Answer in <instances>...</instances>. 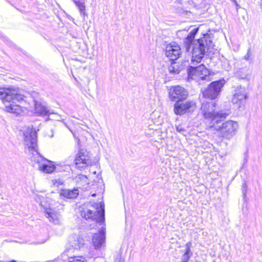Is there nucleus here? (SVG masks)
I'll list each match as a JSON object with an SVG mask.
<instances>
[{
	"label": "nucleus",
	"mask_w": 262,
	"mask_h": 262,
	"mask_svg": "<svg viewBox=\"0 0 262 262\" xmlns=\"http://www.w3.org/2000/svg\"><path fill=\"white\" fill-rule=\"evenodd\" d=\"M24 144L35 153L31 157L32 162L37 165V168L45 173H50L55 170L53 162L43 157L37 152V132L32 126L27 127L24 132Z\"/></svg>",
	"instance_id": "obj_1"
},
{
	"label": "nucleus",
	"mask_w": 262,
	"mask_h": 262,
	"mask_svg": "<svg viewBox=\"0 0 262 262\" xmlns=\"http://www.w3.org/2000/svg\"><path fill=\"white\" fill-rule=\"evenodd\" d=\"M199 30V27L193 28L184 40L187 52L190 51L192 46V64L200 62L212 43L210 37L207 33L204 34L202 37L194 40L195 36L198 33Z\"/></svg>",
	"instance_id": "obj_2"
},
{
	"label": "nucleus",
	"mask_w": 262,
	"mask_h": 262,
	"mask_svg": "<svg viewBox=\"0 0 262 262\" xmlns=\"http://www.w3.org/2000/svg\"><path fill=\"white\" fill-rule=\"evenodd\" d=\"M216 104L213 102L204 101L202 102L200 109V114L204 116L207 126L211 128L214 124L218 123L221 119H225L229 112H224L223 111H215Z\"/></svg>",
	"instance_id": "obj_3"
},
{
	"label": "nucleus",
	"mask_w": 262,
	"mask_h": 262,
	"mask_svg": "<svg viewBox=\"0 0 262 262\" xmlns=\"http://www.w3.org/2000/svg\"><path fill=\"white\" fill-rule=\"evenodd\" d=\"M81 216L86 220L91 219L100 225L104 222V204L103 203L89 202L80 207Z\"/></svg>",
	"instance_id": "obj_4"
},
{
	"label": "nucleus",
	"mask_w": 262,
	"mask_h": 262,
	"mask_svg": "<svg viewBox=\"0 0 262 262\" xmlns=\"http://www.w3.org/2000/svg\"><path fill=\"white\" fill-rule=\"evenodd\" d=\"M223 119L219 121L218 123L214 124V126L211 127L219 132L220 136L226 139H230L237 133L238 124L237 122L233 120H228L221 123Z\"/></svg>",
	"instance_id": "obj_5"
},
{
	"label": "nucleus",
	"mask_w": 262,
	"mask_h": 262,
	"mask_svg": "<svg viewBox=\"0 0 262 262\" xmlns=\"http://www.w3.org/2000/svg\"><path fill=\"white\" fill-rule=\"evenodd\" d=\"M25 97L18 89L0 88V99L3 102H11L15 103L23 101Z\"/></svg>",
	"instance_id": "obj_6"
},
{
	"label": "nucleus",
	"mask_w": 262,
	"mask_h": 262,
	"mask_svg": "<svg viewBox=\"0 0 262 262\" xmlns=\"http://www.w3.org/2000/svg\"><path fill=\"white\" fill-rule=\"evenodd\" d=\"M209 71L204 64L198 67L190 66L187 69V80H210Z\"/></svg>",
	"instance_id": "obj_7"
},
{
	"label": "nucleus",
	"mask_w": 262,
	"mask_h": 262,
	"mask_svg": "<svg viewBox=\"0 0 262 262\" xmlns=\"http://www.w3.org/2000/svg\"><path fill=\"white\" fill-rule=\"evenodd\" d=\"M225 83L224 79H220L211 82L208 87L203 91V97L211 100L215 99L221 92Z\"/></svg>",
	"instance_id": "obj_8"
},
{
	"label": "nucleus",
	"mask_w": 262,
	"mask_h": 262,
	"mask_svg": "<svg viewBox=\"0 0 262 262\" xmlns=\"http://www.w3.org/2000/svg\"><path fill=\"white\" fill-rule=\"evenodd\" d=\"M196 108V103L192 100L182 99L177 101L173 105V112L177 115H183L186 113H192Z\"/></svg>",
	"instance_id": "obj_9"
},
{
	"label": "nucleus",
	"mask_w": 262,
	"mask_h": 262,
	"mask_svg": "<svg viewBox=\"0 0 262 262\" xmlns=\"http://www.w3.org/2000/svg\"><path fill=\"white\" fill-rule=\"evenodd\" d=\"M75 163L79 170L92 165L93 161L90 152L84 149H80L76 156Z\"/></svg>",
	"instance_id": "obj_10"
},
{
	"label": "nucleus",
	"mask_w": 262,
	"mask_h": 262,
	"mask_svg": "<svg viewBox=\"0 0 262 262\" xmlns=\"http://www.w3.org/2000/svg\"><path fill=\"white\" fill-rule=\"evenodd\" d=\"M188 93L186 90L179 85L172 86L169 91V97L171 101H180V99H186Z\"/></svg>",
	"instance_id": "obj_11"
},
{
	"label": "nucleus",
	"mask_w": 262,
	"mask_h": 262,
	"mask_svg": "<svg viewBox=\"0 0 262 262\" xmlns=\"http://www.w3.org/2000/svg\"><path fill=\"white\" fill-rule=\"evenodd\" d=\"M247 98V92L244 86L241 85L237 86L234 94L233 96L232 102L233 104H237L238 107H240L241 104L245 102Z\"/></svg>",
	"instance_id": "obj_12"
},
{
	"label": "nucleus",
	"mask_w": 262,
	"mask_h": 262,
	"mask_svg": "<svg viewBox=\"0 0 262 262\" xmlns=\"http://www.w3.org/2000/svg\"><path fill=\"white\" fill-rule=\"evenodd\" d=\"M181 49L175 42L170 43L166 48L165 55L171 60L177 59L181 54Z\"/></svg>",
	"instance_id": "obj_13"
},
{
	"label": "nucleus",
	"mask_w": 262,
	"mask_h": 262,
	"mask_svg": "<svg viewBox=\"0 0 262 262\" xmlns=\"http://www.w3.org/2000/svg\"><path fill=\"white\" fill-rule=\"evenodd\" d=\"M105 239V228L102 227L99 232L94 234L93 237V246L96 249H100L103 246Z\"/></svg>",
	"instance_id": "obj_14"
},
{
	"label": "nucleus",
	"mask_w": 262,
	"mask_h": 262,
	"mask_svg": "<svg viewBox=\"0 0 262 262\" xmlns=\"http://www.w3.org/2000/svg\"><path fill=\"white\" fill-rule=\"evenodd\" d=\"M34 106L35 113L38 114L41 116H49L51 114H56L53 112L51 111L48 107L40 102L34 100Z\"/></svg>",
	"instance_id": "obj_15"
},
{
	"label": "nucleus",
	"mask_w": 262,
	"mask_h": 262,
	"mask_svg": "<svg viewBox=\"0 0 262 262\" xmlns=\"http://www.w3.org/2000/svg\"><path fill=\"white\" fill-rule=\"evenodd\" d=\"M79 190L77 188H74L73 189H63L60 193V195L61 197H63L67 199H75L76 198L78 194Z\"/></svg>",
	"instance_id": "obj_16"
},
{
	"label": "nucleus",
	"mask_w": 262,
	"mask_h": 262,
	"mask_svg": "<svg viewBox=\"0 0 262 262\" xmlns=\"http://www.w3.org/2000/svg\"><path fill=\"white\" fill-rule=\"evenodd\" d=\"M75 182L77 188L81 189L86 188V186L89 185V180L88 177L83 174H80L75 177Z\"/></svg>",
	"instance_id": "obj_17"
},
{
	"label": "nucleus",
	"mask_w": 262,
	"mask_h": 262,
	"mask_svg": "<svg viewBox=\"0 0 262 262\" xmlns=\"http://www.w3.org/2000/svg\"><path fill=\"white\" fill-rule=\"evenodd\" d=\"M70 242L71 246L75 249H80L84 244L83 239L78 235L73 236Z\"/></svg>",
	"instance_id": "obj_18"
},
{
	"label": "nucleus",
	"mask_w": 262,
	"mask_h": 262,
	"mask_svg": "<svg viewBox=\"0 0 262 262\" xmlns=\"http://www.w3.org/2000/svg\"><path fill=\"white\" fill-rule=\"evenodd\" d=\"M45 215L50 222H53L55 224L59 223L58 214L52 209H47L45 212Z\"/></svg>",
	"instance_id": "obj_19"
},
{
	"label": "nucleus",
	"mask_w": 262,
	"mask_h": 262,
	"mask_svg": "<svg viewBox=\"0 0 262 262\" xmlns=\"http://www.w3.org/2000/svg\"><path fill=\"white\" fill-rule=\"evenodd\" d=\"M6 110L8 112L16 114V115H19L23 112V107L19 105L13 104L6 106Z\"/></svg>",
	"instance_id": "obj_20"
},
{
	"label": "nucleus",
	"mask_w": 262,
	"mask_h": 262,
	"mask_svg": "<svg viewBox=\"0 0 262 262\" xmlns=\"http://www.w3.org/2000/svg\"><path fill=\"white\" fill-rule=\"evenodd\" d=\"M73 1L76 6L78 8L79 11L80 13V14L83 15L84 17L86 13L85 12V6L84 4V0H72Z\"/></svg>",
	"instance_id": "obj_21"
},
{
	"label": "nucleus",
	"mask_w": 262,
	"mask_h": 262,
	"mask_svg": "<svg viewBox=\"0 0 262 262\" xmlns=\"http://www.w3.org/2000/svg\"><path fill=\"white\" fill-rule=\"evenodd\" d=\"M181 68L177 63H172L168 67V71L170 74H178L181 71Z\"/></svg>",
	"instance_id": "obj_22"
},
{
	"label": "nucleus",
	"mask_w": 262,
	"mask_h": 262,
	"mask_svg": "<svg viewBox=\"0 0 262 262\" xmlns=\"http://www.w3.org/2000/svg\"><path fill=\"white\" fill-rule=\"evenodd\" d=\"M84 257H73L70 258L68 262H85Z\"/></svg>",
	"instance_id": "obj_23"
},
{
	"label": "nucleus",
	"mask_w": 262,
	"mask_h": 262,
	"mask_svg": "<svg viewBox=\"0 0 262 262\" xmlns=\"http://www.w3.org/2000/svg\"><path fill=\"white\" fill-rule=\"evenodd\" d=\"M191 246V242H188L186 243L185 246V253H187L188 254L192 255V252L191 251L190 247Z\"/></svg>",
	"instance_id": "obj_24"
},
{
	"label": "nucleus",
	"mask_w": 262,
	"mask_h": 262,
	"mask_svg": "<svg viewBox=\"0 0 262 262\" xmlns=\"http://www.w3.org/2000/svg\"><path fill=\"white\" fill-rule=\"evenodd\" d=\"M192 255L184 253L182 256V261L181 262H188Z\"/></svg>",
	"instance_id": "obj_25"
},
{
	"label": "nucleus",
	"mask_w": 262,
	"mask_h": 262,
	"mask_svg": "<svg viewBox=\"0 0 262 262\" xmlns=\"http://www.w3.org/2000/svg\"><path fill=\"white\" fill-rule=\"evenodd\" d=\"M247 185L245 183H244L243 184V188H242V193L244 195V198H245L246 197V194L247 192Z\"/></svg>",
	"instance_id": "obj_26"
},
{
	"label": "nucleus",
	"mask_w": 262,
	"mask_h": 262,
	"mask_svg": "<svg viewBox=\"0 0 262 262\" xmlns=\"http://www.w3.org/2000/svg\"><path fill=\"white\" fill-rule=\"evenodd\" d=\"M176 130L180 133H183L185 132V129L182 126V125H178L176 126Z\"/></svg>",
	"instance_id": "obj_27"
},
{
	"label": "nucleus",
	"mask_w": 262,
	"mask_h": 262,
	"mask_svg": "<svg viewBox=\"0 0 262 262\" xmlns=\"http://www.w3.org/2000/svg\"><path fill=\"white\" fill-rule=\"evenodd\" d=\"M250 55H251V54H250V49H249L248 50V51H247V54L244 56V59L245 60H249L250 57Z\"/></svg>",
	"instance_id": "obj_28"
},
{
	"label": "nucleus",
	"mask_w": 262,
	"mask_h": 262,
	"mask_svg": "<svg viewBox=\"0 0 262 262\" xmlns=\"http://www.w3.org/2000/svg\"><path fill=\"white\" fill-rule=\"evenodd\" d=\"M115 262H124V261L121 256H118L116 258Z\"/></svg>",
	"instance_id": "obj_29"
},
{
	"label": "nucleus",
	"mask_w": 262,
	"mask_h": 262,
	"mask_svg": "<svg viewBox=\"0 0 262 262\" xmlns=\"http://www.w3.org/2000/svg\"><path fill=\"white\" fill-rule=\"evenodd\" d=\"M62 184H63V182L60 180L56 181V182L54 183V185H56L57 186H58V185H62Z\"/></svg>",
	"instance_id": "obj_30"
},
{
	"label": "nucleus",
	"mask_w": 262,
	"mask_h": 262,
	"mask_svg": "<svg viewBox=\"0 0 262 262\" xmlns=\"http://www.w3.org/2000/svg\"><path fill=\"white\" fill-rule=\"evenodd\" d=\"M185 30H182V31H179L178 32H177V34L178 35H179V34H182L183 32H185Z\"/></svg>",
	"instance_id": "obj_31"
},
{
	"label": "nucleus",
	"mask_w": 262,
	"mask_h": 262,
	"mask_svg": "<svg viewBox=\"0 0 262 262\" xmlns=\"http://www.w3.org/2000/svg\"><path fill=\"white\" fill-rule=\"evenodd\" d=\"M61 117L59 115H57V117L56 118L57 120H60Z\"/></svg>",
	"instance_id": "obj_32"
},
{
	"label": "nucleus",
	"mask_w": 262,
	"mask_h": 262,
	"mask_svg": "<svg viewBox=\"0 0 262 262\" xmlns=\"http://www.w3.org/2000/svg\"><path fill=\"white\" fill-rule=\"evenodd\" d=\"M92 196H96V194L95 193H93L92 195Z\"/></svg>",
	"instance_id": "obj_33"
}]
</instances>
